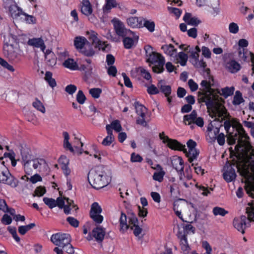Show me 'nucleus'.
Wrapping results in <instances>:
<instances>
[{"label":"nucleus","instance_id":"obj_38","mask_svg":"<svg viewBox=\"0 0 254 254\" xmlns=\"http://www.w3.org/2000/svg\"><path fill=\"white\" fill-rule=\"evenodd\" d=\"M185 153L186 156L188 157V160L190 163H191L194 159H196L199 154V151L196 148L193 149L191 150L187 151Z\"/></svg>","mask_w":254,"mask_h":254},{"label":"nucleus","instance_id":"obj_26","mask_svg":"<svg viewBox=\"0 0 254 254\" xmlns=\"http://www.w3.org/2000/svg\"><path fill=\"white\" fill-rule=\"evenodd\" d=\"M93 46H94L93 45L88 42L80 53L86 57H93L96 53V51L93 48Z\"/></svg>","mask_w":254,"mask_h":254},{"label":"nucleus","instance_id":"obj_10","mask_svg":"<svg viewBox=\"0 0 254 254\" xmlns=\"http://www.w3.org/2000/svg\"><path fill=\"white\" fill-rule=\"evenodd\" d=\"M236 169H239L238 164L236 163L230 164L228 162L224 167V172L223 176L224 179L227 182H230L235 180L237 175Z\"/></svg>","mask_w":254,"mask_h":254},{"label":"nucleus","instance_id":"obj_46","mask_svg":"<svg viewBox=\"0 0 254 254\" xmlns=\"http://www.w3.org/2000/svg\"><path fill=\"white\" fill-rule=\"evenodd\" d=\"M20 18H24L28 24H35L36 23V18L34 16L28 15L25 12H23Z\"/></svg>","mask_w":254,"mask_h":254},{"label":"nucleus","instance_id":"obj_61","mask_svg":"<svg viewBox=\"0 0 254 254\" xmlns=\"http://www.w3.org/2000/svg\"><path fill=\"white\" fill-rule=\"evenodd\" d=\"M107 73L109 75L115 77L117 73V69L114 65H110L107 68Z\"/></svg>","mask_w":254,"mask_h":254},{"label":"nucleus","instance_id":"obj_31","mask_svg":"<svg viewBox=\"0 0 254 254\" xmlns=\"http://www.w3.org/2000/svg\"><path fill=\"white\" fill-rule=\"evenodd\" d=\"M120 231L124 233L129 228V226L127 224V218L126 215L122 212L120 218Z\"/></svg>","mask_w":254,"mask_h":254},{"label":"nucleus","instance_id":"obj_5","mask_svg":"<svg viewBox=\"0 0 254 254\" xmlns=\"http://www.w3.org/2000/svg\"><path fill=\"white\" fill-rule=\"evenodd\" d=\"M248 205L246 208L248 217L242 215L240 218H235L233 222L234 227L242 234L245 233L246 228L250 226V223L254 222V206L250 203Z\"/></svg>","mask_w":254,"mask_h":254},{"label":"nucleus","instance_id":"obj_13","mask_svg":"<svg viewBox=\"0 0 254 254\" xmlns=\"http://www.w3.org/2000/svg\"><path fill=\"white\" fill-rule=\"evenodd\" d=\"M166 139L163 141L164 143H167V145L172 150L183 151V152H187V149L185 145H183L176 139L166 137Z\"/></svg>","mask_w":254,"mask_h":254},{"label":"nucleus","instance_id":"obj_37","mask_svg":"<svg viewBox=\"0 0 254 254\" xmlns=\"http://www.w3.org/2000/svg\"><path fill=\"white\" fill-rule=\"evenodd\" d=\"M63 65L70 70H75L78 69L77 63L72 59L68 58L63 63Z\"/></svg>","mask_w":254,"mask_h":254},{"label":"nucleus","instance_id":"obj_49","mask_svg":"<svg viewBox=\"0 0 254 254\" xmlns=\"http://www.w3.org/2000/svg\"><path fill=\"white\" fill-rule=\"evenodd\" d=\"M80 69L85 71V75L87 78L90 76L92 73V67L91 65H88L87 66L82 65L80 67Z\"/></svg>","mask_w":254,"mask_h":254},{"label":"nucleus","instance_id":"obj_8","mask_svg":"<svg viewBox=\"0 0 254 254\" xmlns=\"http://www.w3.org/2000/svg\"><path fill=\"white\" fill-rule=\"evenodd\" d=\"M31 165H32L34 169H39L40 171H47L48 169V164L44 159L42 158L31 159L29 162L24 165V171L28 175H30L32 172Z\"/></svg>","mask_w":254,"mask_h":254},{"label":"nucleus","instance_id":"obj_55","mask_svg":"<svg viewBox=\"0 0 254 254\" xmlns=\"http://www.w3.org/2000/svg\"><path fill=\"white\" fill-rule=\"evenodd\" d=\"M111 126L113 129H114L117 132H120L122 129L121 125L119 120H115L113 121L111 124Z\"/></svg>","mask_w":254,"mask_h":254},{"label":"nucleus","instance_id":"obj_3","mask_svg":"<svg viewBox=\"0 0 254 254\" xmlns=\"http://www.w3.org/2000/svg\"><path fill=\"white\" fill-rule=\"evenodd\" d=\"M88 179L92 187L96 190L102 189L109 183L108 177L102 165L96 167L94 172L89 173Z\"/></svg>","mask_w":254,"mask_h":254},{"label":"nucleus","instance_id":"obj_45","mask_svg":"<svg viewBox=\"0 0 254 254\" xmlns=\"http://www.w3.org/2000/svg\"><path fill=\"white\" fill-rule=\"evenodd\" d=\"M245 190L250 196L254 198V182L248 183Z\"/></svg>","mask_w":254,"mask_h":254},{"label":"nucleus","instance_id":"obj_63","mask_svg":"<svg viewBox=\"0 0 254 254\" xmlns=\"http://www.w3.org/2000/svg\"><path fill=\"white\" fill-rule=\"evenodd\" d=\"M145 116H138L137 118L136 123L137 125H140L144 127L148 126L147 122L145 120Z\"/></svg>","mask_w":254,"mask_h":254},{"label":"nucleus","instance_id":"obj_24","mask_svg":"<svg viewBox=\"0 0 254 254\" xmlns=\"http://www.w3.org/2000/svg\"><path fill=\"white\" fill-rule=\"evenodd\" d=\"M123 42L125 48L127 49H131L138 41V36H134L133 39L128 37H123Z\"/></svg>","mask_w":254,"mask_h":254},{"label":"nucleus","instance_id":"obj_29","mask_svg":"<svg viewBox=\"0 0 254 254\" xmlns=\"http://www.w3.org/2000/svg\"><path fill=\"white\" fill-rule=\"evenodd\" d=\"M183 19L188 24L192 26H197L201 22L200 20L197 17H192L190 13H186L183 17Z\"/></svg>","mask_w":254,"mask_h":254},{"label":"nucleus","instance_id":"obj_62","mask_svg":"<svg viewBox=\"0 0 254 254\" xmlns=\"http://www.w3.org/2000/svg\"><path fill=\"white\" fill-rule=\"evenodd\" d=\"M77 87L75 85L69 84L66 86L65 91L70 95H72L75 92Z\"/></svg>","mask_w":254,"mask_h":254},{"label":"nucleus","instance_id":"obj_39","mask_svg":"<svg viewBox=\"0 0 254 254\" xmlns=\"http://www.w3.org/2000/svg\"><path fill=\"white\" fill-rule=\"evenodd\" d=\"M63 134L64 137L63 144L64 148L68 149L71 152H74V149L69 142V136L68 132L64 131Z\"/></svg>","mask_w":254,"mask_h":254},{"label":"nucleus","instance_id":"obj_60","mask_svg":"<svg viewBox=\"0 0 254 254\" xmlns=\"http://www.w3.org/2000/svg\"><path fill=\"white\" fill-rule=\"evenodd\" d=\"M164 173L163 172H155L153 175V179L155 181H157L159 182L162 181Z\"/></svg>","mask_w":254,"mask_h":254},{"label":"nucleus","instance_id":"obj_20","mask_svg":"<svg viewBox=\"0 0 254 254\" xmlns=\"http://www.w3.org/2000/svg\"><path fill=\"white\" fill-rule=\"evenodd\" d=\"M143 17H129L127 19L128 25L132 28H142L141 22Z\"/></svg>","mask_w":254,"mask_h":254},{"label":"nucleus","instance_id":"obj_19","mask_svg":"<svg viewBox=\"0 0 254 254\" xmlns=\"http://www.w3.org/2000/svg\"><path fill=\"white\" fill-rule=\"evenodd\" d=\"M9 11L11 16L15 19H18L22 16L24 12L16 4H11L9 7Z\"/></svg>","mask_w":254,"mask_h":254},{"label":"nucleus","instance_id":"obj_59","mask_svg":"<svg viewBox=\"0 0 254 254\" xmlns=\"http://www.w3.org/2000/svg\"><path fill=\"white\" fill-rule=\"evenodd\" d=\"M147 91L150 95H155L159 93V89L158 87H157L153 84H151L147 88Z\"/></svg>","mask_w":254,"mask_h":254},{"label":"nucleus","instance_id":"obj_18","mask_svg":"<svg viewBox=\"0 0 254 254\" xmlns=\"http://www.w3.org/2000/svg\"><path fill=\"white\" fill-rule=\"evenodd\" d=\"M44 53L47 65L51 67L55 65L57 63V57L55 54L49 49L44 51Z\"/></svg>","mask_w":254,"mask_h":254},{"label":"nucleus","instance_id":"obj_17","mask_svg":"<svg viewBox=\"0 0 254 254\" xmlns=\"http://www.w3.org/2000/svg\"><path fill=\"white\" fill-rule=\"evenodd\" d=\"M114 28L116 32L120 36L125 37L127 35V29L123 22L118 19H113Z\"/></svg>","mask_w":254,"mask_h":254},{"label":"nucleus","instance_id":"obj_32","mask_svg":"<svg viewBox=\"0 0 254 254\" xmlns=\"http://www.w3.org/2000/svg\"><path fill=\"white\" fill-rule=\"evenodd\" d=\"M134 106L136 110V113L138 116H145L147 109L144 106L139 103V102L135 101Z\"/></svg>","mask_w":254,"mask_h":254},{"label":"nucleus","instance_id":"obj_44","mask_svg":"<svg viewBox=\"0 0 254 254\" xmlns=\"http://www.w3.org/2000/svg\"><path fill=\"white\" fill-rule=\"evenodd\" d=\"M86 35H88V39L91 41L92 45H94L99 40L97 37L98 34L94 31H87Z\"/></svg>","mask_w":254,"mask_h":254},{"label":"nucleus","instance_id":"obj_51","mask_svg":"<svg viewBox=\"0 0 254 254\" xmlns=\"http://www.w3.org/2000/svg\"><path fill=\"white\" fill-rule=\"evenodd\" d=\"M178 58L180 60V64L182 66L186 65L188 58L187 55L185 53L181 52L179 53Z\"/></svg>","mask_w":254,"mask_h":254},{"label":"nucleus","instance_id":"obj_9","mask_svg":"<svg viewBox=\"0 0 254 254\" xmlns=\"http://www.w3.org/2000/svg\"><path fill=\"white\" fill-rule=\"evenodd\" d=\"M0 183H3L16 187L17 186L18 181L9 172L7 168L4 165L0 166Z\"/></svg>","mask_w":254,"mask_h":254},{"label":"nucleus","instance_id":"obj_21","mask_svg":"<svg viewBox=\"0 0 254 254\" xmlns=\"http://www.w3.org/2000/svg\"><path fill=\"white\" fill-rule=\"evenodd\" d=\"M88 42L84 37L77 36L74 38V45L75 48L81 52Z\"/></svg>","mask_w":254,"mask_h":254},{"label":"nucleus","instance_id":"obj_42","mask_svg":"<svg viewBox=\"0 0 254 254\" xmlns=\"http://www.w3.org/2000/svg\"><path fill=\"white\" fill-rule=\"evenodd\" d=\"M32 106L34 108L42 113H45L46 112L45 108L42 103L37 98H36L35 101L33 102Z\"/></svg>","mask_w":254,"mask_h":254},{"label":"nucleus","instance_id":"obj_48","mask_svg":"<svg viewBox=\"0 0 254 254\" xmlns=\"http://www.w3.org/2000/svg\"><path fill=\"white\" fill-rule=\"evenodd\" d=\"M89 94L94 98L97 99L99 98L102 93V89L99 88H93L89 90Z\"/></svg>","mask_w":254,"mask_h":254},{"label":"nucleus","instance_id":"obj_27","mask_svg":"<svg viewBox=\"0 0 254 254\" xmlns=\"http://www.w3.org/2000/svg\"><path fill=\"white\" fill-rule=\"evenodd\" d=\"M252 55H254L253 53L249 52L245 49L239 48L238 49V57L240 61L248 62L249 57L252 58Z\"/></svg>","mask_w":254,"mask_h":254},{"label":"nucleus","instance_id":"obj_47","mask_svg":"<svg viewBox=\"0 0 254 254\" xmlns=\"http://www.w3.org/2000/svg\"><path fill=\"white\" fill-rule=\"evenodd\" d=\"M181 245L182 250L184 251H188L190 249L189 244L188 243L187 236L185 234L182 235L181 238Z\"/></svg>","mask_w":254,"mask_h":254},{"label":"nucleus","instance_id":"obj_34","mask_svg":"<svg viewBox=\"0 0 254 254\" xmlns=\"http://www.w3.org/2000/svg\"><path fill=\"white\" fill-rule=\"evenodd\" d=\"M142 28L145 27L150 32H153L155 30V24L154 21L149 20L143 18L141 22Z\"/></svg>","mask_w":254,"mask_h":254},{"label":"nucleus","instance_id":"obj_57","mask_svg":"<svg viewBox=\"0 0 254 254\" xmlns=\"http://www.w3.org/2000/svg\"><path fill=\"white\" fill-rule=\"evenodd\" d=\"M7 230L9 231V232L12 235L14 240L16 242H19L20 239V238L17 235L16 228L15 227H8L7 228Z\"/></svg>","mask_w":254,"mask_h":254},{"label":"nucleus","instance_id":"obj_4","mask_svg":"<svg viewBox=\"0 0 254 254\" xmlns=\"http://www.w3.org/2000/svg\"><path fill=\"white\" fill-rule=\"evenodd\" d=\"M145 51L146 62L151 64L153 72L157 73H160L164 70V65L165 64V59L160 54L153 51L152 47L150 45H146L144 48Z\"/></svg>","mask_w":254,"mask_h":254},{"label":"nucleus","instance_id":"obj_58","mask_svg":"<svg viewBox=\"0 0 254 254\" xmlns=\"http://www.w3.org/2000/svg\"><path fill=\"white\" fill-rule=\"evenodd\" d=\"M143 158L140 155L134 152L131 153L130 156V161L131 162H141Z\"/></svg>","mask_w":254,"mask_h":254},{"label":"nucleus","instance_id":"obj_14","mask_svg":"<svg viewBox=\"0 0 254 254\" xmlns=\"http://www.w3.org/2000/svg\"><path fill=\"white\" fill-rule=\"evenodd\" d=\"M27 44L35 48H40L43 52H44L46 49V45L41 37L29 39L27 41Z\"/></svg>","mask_w":254,"mask_h":254},{"label":"nucleus","instance_id":"obj_40","mask_svg":"<svg viewBox=\"0 0 254 254\" xmlns=\"http://www.w3.org/2000/svg\"><path fill=\"white\" fill-rule=\"evenodd\" d=\"M117 5L115 0H106V3L103 7L104 13H108L113 7H116Z\"/></svg>","mask_w":254,"mask_h":254},{"label":"nucleus","instance_id":"obj_7","mask_svg":"<svg viewBox=\"0 0 254 254\" xmlns=\"http://www.w3.org/2000/svg\"><path fill=\"white\" fill-rule=\"evenodd\" d=\"M22 51L19 47L13 44H9L4 37L3 46V54L9 61L18 62L21 57Z\"/></svg>","mask_w":254,"mask_h":254},{"label":"nucleus","instance_id":"obj_56","mask_svg":"<svg viewBox=\"0 0 254 254\" xmlns=\"http://www.w3.org/2000/svg\"><path fill=\"white\" fill-rule=\"evenodd\" d=\"M229 30L231 33H237L239 31V26L238 24L235 22L230 23L229 25Z\"/></svg>","mask_w":254,"mask_h":254},{"label":"nucleus","instance_id":"obj_36","mask_svg":"<svg viewBox=\"0 0 254 254\" xmlns=\"http://www.w3.org/2000/svg\"><path fill=\"white\" fill-rule=\"evenodd\" d=\"M161 49L166 54L171 57L173 56L177 53L176 49L172 44L163 45Z\"/></svg>","mask_w":254,"mask_h":254},{"label":"nucleus","instance_id":"obj_43","mask_svg":"<svg viewBox=\"0 0 254 254\" xmlns=\"http://www.w3.org/2000/svg\"><path fill=\"white\" fill-rule=\"evenodd\" d=\"M212 212L215 216L220 215L224 216L228 213V211L226 210L224 208L218 206L214 207Z\"/></svg>","mask_w":254,"mask_h":254},{"label":"nucleus","instance_id":"obj_35","mask_svg":"<svg viewBox=\"0 0 254 254\" xmlns=\"http://www.w3.org/2000/svg\"><path fill=\"white\" fill-rule=\"evenodd\" d=\"M234 90L235 88L232 86L231 87H226L222 88L221 89V92L218 89H217V91L218 94L227 98L228 97L233 94Z\"/></svg>","mask_w":254,"mask_h":254},{"label":"nucleus","instance_id":"obj_54","mask_svg":"<svg viewBox=\"0 0 254 254\" xmlns=\"http://www.w3.org/2000/svg\"><path fill=\"white\" fill-rule=\"evenodd\" d=\"M86 97L82 90H79L76 95V100L80 104H83L86 100Z\"/></svg>","mask_w":254,"mask_h":254},{"label":"nucleus","instance_id":"obj_6","mask_svg":"<svg viewBox=\"0 0 254 254\" xmlns=\"http://www.w3.org/2000/svg\"><path fill=\"white\" fill-rule=\"evenodd\" d=\"M50 240L57 247H62L66 253L74 254V247L70 243L71 237L69 234L57 233L53 234Z\"/></svg>","mask_w":254,"mask_h":254},{"label":"nucleus","instance_id":"obj_52","mask_svg":"<svg viewBox=\"0 0 254 254\" xmlns=\"http://www.w3.org/2000/svg\"><path fill=\"white\" fill-rule=\"evenodd\" d=\"M0 65H1L3 67L7 69L9 71L11 72H13L14 71V68L13 67L9 64L5 60L2 59L0 57Z\"/></svg>","mask_w":254,"mask_h":254},{"label":"nucleus","instance_id":"obj_15","mask_svg":"<svg viewBox=\"0 0 254 254\" xmlns=\"http://www.w3.org/2000/svg\"><path fill=\"white\" fill-rule=\"evenodd\" d=\"M106 234L105 229L101 226H97L94 228L92 232V235L98 243L103 242Z\"/></svg>","mask_w":254,"mask_h":254},{"label":"nucleus","instance_id":"obj_2","mask_svg":"<svg viewBox=\"0 0 254 254\" xmlns=\"http://www.w3.org/2000/svg\"><path fill=\"white\" fill-rule=\"evenodd\" d=\"M200 86L203 88H199L197 92L198 103H204L208 108L213 107L216 102L215 97L217 95L214 93V89L211 88L210 82L207 80H202Z\"/></svg>","mask_w":254,"mask_h":254},{"label":"nucleus","instance_id":"obj_1","mask_svg":"<svg viewBox=\"0 0 254 254\" xmlns=\"http://www.w3.org/2000/svg\"><path fill=\"white\" fill-rule=\"evenodd\" d=\"M236 128L240 138L238 141L239 143L235 146V150L239 155H240V152L241 151L243 157L254 169V149L252 148V146L248 140L249 137L241 124H237Z\"/></svg>","mask_w":254,"mask_h":254},{"label":"nucleus","instance_id":"obj_33","mask_svg":"<svg viewBox=\"0 0 254 254\" xmlns=\"http://www.w3.org/2000/svg\"><path fill=\"white\" fill-rule=\"evenodd\" d=\"M22 159L24 162V165L31 160V155L30 154V150L28 148L21 147L20 149Z\"/></svg>","mask_w":254,"mask_h":254},{"label":"nucleus","instance_id":"obj_23","mask_svg":"<svg viewBox=\"0 0 254 254\" xmlns=\"http://www.w3.org/2000/svg\"><path fill=\"white\" fill-rule=\"evenodd\" d=\"M157 87L162 93L165 96H168L171 95L172 92L171 87L170 85L165 84L164 80H160L157 83Z\"/></svg>","mask_w":254,"mask_h":254},{"label":"nucleus","instance_id":"obj_16","mask_svg":"<svg viewBox=\"0 0 254 254\" xmlns=\"http://www.w3.org/2000/svg\"><path fill=\"white\" fill-rule=\"evenodd\" d=\"M171 164L173 167L181 174L184 172V161L182 157L173 156L171 160Z\"/></svg>","mask_w":254,"mask_h":254},{"label":"nucleus","instance_id":"obj_12","mask_svg":"<svg viewBox=\"0 0 254 254\" xmlns=\"http://www.w3.org/2000/svg\"><path fill=\"white\" fill-rule=\"evenodd\" d=\"M215 100L216 102L214 103L213 107L208 108L207 107L208 111L211 112L214 116L218 115L219 117H222L226 115L227 112L226 108L221 106V104L219 102V97L217 96L215 97Z\"/></svg>","mask_w":254,"mask_h":254},{"label":"nucleus","instance_id":"obj_53","mask_svg":"<svg viewBox=\"0 0 254 254\" xmlns=\"http://www.w3.org/2000/svg\"><path fill=\"white\" fill-rule=\"evenodd\" d=\"M46 192V190L45 187L39 186L36 188L34 191V194H33V196H43Z\"/></svg>","mask_w":254,"mask_h":254},{"label":"nucleus","instance_id":"obj_30","mask_svg":"<svg viewBox=\"0 0 254 254\" xmlns=\"http://www.w3.org/2000/svg\"><path fill=\"white\" fill-rule=\"evenodd\" d=\"M197 116L195 110H193L190 114L186 115L183 117V123L186 125L193 124L195 119Z\"/></svg>","mask_w":254,"mask_h":254},{"label":"nucleus","instance_id":"obj_22","mask_svg":"<svg viewBox=\"0 0 254 254\" xmlns=\"http://www.w3.org/2000/svg\"><path fill=\"white\" fill-rule=\"evenodd\" d=\"M207 135L210 138V141H214L216 139V136L219 134V128L217 127H214L211 123L207 127Z\"/></svg>","mask_w":254,"mask_h":254},{"label":"nucleus","instance_id":"obj_11","mask_svg":"<svg viewBox=\"0 0 254 254\" xmlns=\"http://www.w3.org/2000/svg\"><path fill=\"white\" fill-rule=\"evenodd\" d=\"M102 208L97 202H94L91 206L90 216L96 223L100 224L103 220V216L100 215Z\"/></svg>","mask_w":254,"mask_h":254},{"label":"nucleus","instance_id":"obj_28","mask_svg":"<svg viewBox=\"0 0 254 254\" xmlns=\"http://www.w3.org/2000/svg\"><path fill=\"white\" fill-rule=\"evenodd\" d=\"M241 65L236 61L232 60L226 64V68L231 73H236L241 69Z\"/></svg>","mask_w":254,"mask_h":254},{"label":"nucleus","instance_id":"obj_41","mask_svg":"<svg viewBox=\"0 0 254 254\" xmlns=\"http://www.w3.org/2000/svg\"><path fill=\"white\" fill-rule=\"evenodd\" d=\"M244 101L245 100L242 97V93L239 91H237L232 101L233 104L234 105H239Z\"/></svg>","mask_w":254,"mask_h":254},{"label":"nucleus","instance_id":"obj_25","mask_svg":"<svg viewBox=\"0 0 254 254\" xmlns=\"http://www.w3.org/2000/svg\"><path fill=\"white\" fill-rule=\"evenodd\" d=\"M92 6L89 0H82L81 8V12L86 16H89L92 14Z\"/></svg>","mask_w":254,"mask_h":254},{"label":"nucleus","instance_id":"obj_50","mask_svg":"<svg viewBox=\"0 0 254 254\" xmlns=\"http://www.w3.org/2000/svg\"><path fill=\"white\" fill-rule=\"evenodd\" d=\"M43 201L50 208L52 209L56 207L55 199L52 198H48L47 197L43 198Z\"/></svg>","mask_w":254,"mask_h":254},{"label":"nucleus","instance_id":"obj_64","mask_svg":"<svg viewBox=\"0 0 254 254\" xmlns=\"http://www.w3.org/2000/svg\"><path fill=\"white\" fill-rule=\"evenodd\" d=\"M69 224L74 227H77L79 226V221L75 218L72 217H68L66 219Z\"/></svg>","mask_w":254,"mask_h":254}]
</instances>
